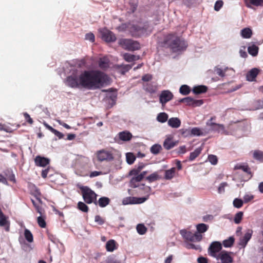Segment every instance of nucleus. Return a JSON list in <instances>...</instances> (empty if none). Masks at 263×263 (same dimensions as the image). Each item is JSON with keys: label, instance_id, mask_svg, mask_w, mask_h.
I'll return each instance as SVG.
<instances>
[{"label": "nucleus", "instance_id": "e2e57ef3", "mask_svg": "<svg viewBox=\"0 0 263 263\" xmlns=\"http://www.w3.org/2000/svg\"><path fill=\"white\" fill-rule=\"evenodd\" d=\"M253 199V196L251 195H245L243 196V201L245 203H247L250 201L252 199Z\"/></svg>", "mask_w": 263, "mask_h": 263}, {"label": "nucleus", "instance_id": "a878e982", "mask_svg": "<svg viewBox=\"0 0 263 263\" xmlns=\"http://www.w3.org/2000/svg\"><path fill=\"white\" fill-rule=\"evenodd\" d=\"M177 144V142H174L172 138H166L163 142V146L166 149H170Z\"/></svg>", "mask_w": 263, "mask_h": 263}, {"label": "nucleus", "instance_id": "3c124183", "mask_svg": "<svg viewBox=\"0 0 263 263\" xmlns=\"http://www.w3.org/2000/svg\"><path fill=\"white\" fill-rule=\"evenodd\" d=\"M243 201L241 199L235 198L233 200V205L234 207L239 209L243 205Z\"/></svg>", "mask_w": 263, "mask_h": 263}, {"label": "nucleus", "instance_id": "49530a36", "mask_svg": "<svg viewBox=\"0 0 263 263\" xmlns=\"http://www.w3.org/2000/svg\"><path fill=\"white\" fill-rule=\"evenodd\" d=\"M159 178L160 177L158 173L157 172H154V173L147 176L146 178V179L148 180L149 182H152L158 180Z\"/></svg>", "mask_w": 263, "mask_h": 263}, {"label": "nucleus", "instance_id": "c85d7f7f", "mask_svg": "<svg viewBox=\"0 0 263 263\" xmlns=\"http://www.w3.org/2000/svg\"><path fill=\"white\" fill-rule=\"evenodd\" d=\"M246 6L252 8L251 5L255 6H259L262 5L263 0H246Z\"/></svg>", "mask_w": 263, "mask_h": 263}, {"label": "nucleus", "instance_id": "c756f323", "mask_svg": "<svg viewBox=\"0 0 263 263\" xmlns=\"http://www.w3.org/2000/svg\"><path fill=\"white\" fill-rule=\"evenodd\" d=\"M119 138L124 141H129L132 138V135L129 132H122L119 134Z\"/></svg>", "mask_w": 263, "mask_h": 263}, {"label": "nucleus", "instance_id": "f257e3e1", "mask_svg": "<svg viewBox=\"0 0 263 263\" xmlns=\"http://www.w3.org/2000/svg\"><path fill=\"white\" fill-rule=\"evenodd\" d=\"M109 81L108 76L100 70H85L78 78L76 76H70L66 78L69 87L76 88L81 86L89 90L100 88Z\"/></svg>", "mask_w": 263, "mask_h": 263}, {"label": "nucleus", "instance_id": "9b49d317", "mask_svg": "<svg viewBox=\"0 0 263 263\" xmlns=\"http://www.w3.org/2000/svg\"><path fill=\"white\" fill-rule=\"evenodd\" d=\"M148 198V196L146 197H127L124 198L122 200V203L124 205L128 204H140L144 202Z\"/></svg>", "mask_w": 263, "mask_h": 263}, {"label": "nucleus", "instance_id": "de8ad7c7", "mask_svg": "<svg viewBox=\"0 0 263 263\" xmlns=\"http://www.w3.org/2000/svg\"><path fill=\"white\" fill-rule=\"evenodd\" d=\"M136 228L138 233L141 235L145 234L147 231L146 228L143 224H138Z\"/></svg>", "mask_w": 263, "mask_h": 263}, {"label": "nucleus", "instance_id": "680f3d73", "mask_svg": "<svg viewBox=\"0 0 263 263\" xmlns=\"http://www.w3.org/2000/svg\"><path fill=\"white\" fill-rule=\"evenodd\" d=\"M85 39L91 41V42H93L95 40V35L92 33H87L85 35Z\"/></svg>", "mask_w": 263, "mask_h": 263}, {"label": "nucleus", "instance_id": "338daca9", "mask_svg": "<svg viewBox=\"0 0 263 263\" xmlns=\"http://www.w3.org/2000/svg\"><path fill=\"white\" fill-rule=\"evenodd\" d=\"M102 174V172L101 171H93L90 173L89 177L93 178Z\"/></svg>", "mask_w": 263, "mask_h": 263}, {"label": "nucleus", "instance_id": "8fccbe9b", "mask_svg": "<svg viewBox=\"0 0 263 263\" xmlns=\"http://www.w3.org/2000/svg\"><path fill=\"white\" fill-rule=\"evenodd\" d=\"M243 213L242 212H239L235 214L234 219L235 223L239 224L241 222L243 217Z\"/></svg>", "mask_w": 263, "mask_h": 263}, {"label": "nucleus", "instance_id": "2f4dec72", "mask_svg": "<svg viewBox=\"0 0 263 263\" xmlns=\"http://www.w3.org/2000/svg\"><path fill=\"white\" fill-rule=\"evenodd\" d=\"M116 67L117 69L120 70V72L122 74H124L132 68V65L129 64L117 65Z\"/></svg>", "mask_w": 263, "mask_h": 263}, {"label": "nucleus", "instance_id": "2eb2a0df", "mask_svg": "<svg viewBox=\"0 0 263 263\" xmlns=\"http://www.w3.org/2000/svg\"><path fill=\"white\" fill-rule=\"evenodd\" d=\"M143 89L147 93L153 94L158 90V86L154 82L143 83Z\"/></svg>", "mask_w": 263, "mask_h": 263}, {"label": "nucleus", "instance_id": "bb28decb", "mask_svg": "<svg viewBox=\"0 0 263 263\" xmlns=\"http://www.w3.org/2000/svg\"><path fill=\"white\" fill-rule=\"evenodd\" d=\"M208 90V87L204 85H198L195 86L193 89V92L196 95L205 93Z\"/></svg>", "mask_w": 263, "mask_h": 263}, {"label": "nucleus", "instance_id": "a211bd4d", "mask_svg": "<svg viewBox=\"0 0 263 263\" xmlns=\"http://www.w3.org/2000/svg\"><path fill=\"white\" fill-rule=\"evenodd\" d=\"M180 102H184L187 105L194 107L200 106L203 104V101L202 100H195L191 97H186L182 99H181Z\"/></svg>", "mask_w": 263, "mask_h": 263}, {"label": "nucleus", "instance_id": "58836bf2", "mask_svg": "<svg viewBox=\"0 0 263 263\" xmlns=\"http://www.w3.org/2000/svg\"><path fill=\"white\" fill-rule=\"evenodd\" d=\"M168 119V115L165 112L159 113L157 117L158 121L161 123L165 122Z\"/></svg>", "mask_w": 263, "mask_h": 263}, {"label": "nucleus", "instance_id": "c03bdc74", "mask_svg": "<svg viewBox=\"0 0 263 263\" xmlns=\"http://www.w3.org/2000/svg\"><path fill=\"white\" fill-rule=\"evenodd\" d=\"M179 91L183 95H187L190 93L191 89L189 86L183 85L180 87Z\"/></svg>", "mask_w": 263, "mask_h": 263}, {"label": "nucleus", "instance_id": "b1692460", "mask_svg": "<svg viewBox=\"0 0 263 263\" xmlns=\"http://www.w3.org/2000/svg\"><path fill=\"white\" fill-rule=\"evenodd\" d=\"M106 249L108 252H113L117 249V244L114 239L108 240L105 246Z\"/></svg>", "mask_w": 263, "mask_h": 263}, {"label": "nucleus", "instance_id": "603ef678", "mask_svg": "<svg viewBox=\"0 0 263 263\" xmlns=\"http://www.w3.org/2000/svg\"><path fill=\"white\" fill-rule=\"evenodd\" d=\"M228 68H225L224 70H222L220 68L216 67L215 68V71H216V73L220 76L221 77H224L226 76V72L228 70Z\"/></svg>", "mask_w": 263, "mask_h": 263}, {"label": "nucleus", "instance_id": "f8f14e48", "mask_svg": "<svg viewBox=\"0 0 263 263\" xmlns=\"http://www.w3.org/2000/svg\"><path fill=\"white\" fill-rule=\"evenodd\" d=\"M232 253L231 252L222 250L218 253V255L216 259L218 260H220L222 263H232L233 259L231 256Z\"/></svg>", "mask_w": 263, "mask_h": 263}, {"label": "nucleus", "instance_id": "0eeeda50", "mask_svg": "<svg viewBox=\"0 0 263 263\" xmlns=\"http://www.w3.org/2000/svg\"><path fill=\"white\" fill-rule=\"evenodd\" d=\"M215 120V116L211 117L210 119L206 122V126L210 127L211 130L213 131L221 133L222 134L228 135V132L225 129L224 125L216 123L213 122V121Z\"/></svg>", "mask_w": 263, "mask_h": 263}, {"label": "nucleus", "instance_id": "f704fd0d", "mask_svg": "<svg viewBox=\"0 0 263 263\" xmlns=\"http://www.w3.org/2000/svg\"><path fill=\"white\" fill-rule=\"evenodd\" d=\"M259 48L255 45H252L248 47V51L250 54L253 57L257 55L258 52Z\"/></svg>", "mask_w": 263, "mask_h": 263}, {"label": "nucleus", "instance_id": "7c9ffc66", "mask_svg": "<svg viewBox=\"0 0 263 263\" xmlns=\"http://www.w3.org/2000/svg\"><path fill=\"white\" fill-rule=\"evenodd\" d=\"M123 58L126 62H131L139 60L140 57L139 55H135L128 53H125L123 54Z\"/></svg>", "mask_w": 263, "mask_h": 263}, {"label": "nucleus", "instance_id": "9d476101", "mask_svg": "<svg viewBox=\"0 0 263 263\" xmlns=\"http://www.w3.org/2000/svg\"><path fill=\"white\" fill-rule=\"evenodd\" d=\"M143 178L142 175H137L132 178L129 182V186L132 188H136L140 187L141 189H144L148 191L151 190V187L149 186L144 187V184L140 185V182H141Z\"/></svg>", "mask_w": 263, "mask_h": 263}, {"label": "nucleus", "instance_id": "6e6d98bb", "mask_svg": "<svg viewBox=\"0 0 263 263\" xmlns=\"http://www.w3.org/2000/svg\"><path fill=\"white\" fill-rule=\"evenodd\" d=\"M191 133L192 135H193L195 136H200L202 135V132L198 127L193 128L191 130Z\"/></svg>", "mask_w": 263, "mask_h": 263}, {"label": "nucleus", "instance_id": "7ed1b4c3", "mask_svg": "<svg viewBox=\"0 0 263 263\" xmlns=\"http://www.w3.org/2000/svg\"><path fill=\"white\" fill-rule=\"evenodd\" d=\"M83 198L87 204L94 203L97 205V194L89 187L83 186L80 187Z\"/></svg>", "mask_w": 263, "mask_h": 263}, {"label": "nucleus", "instance_id": "423d86ee", "mask_svg": "<svg viewBox=\"0 0 263 263\" xmlns=\"http://www.w3.org/2000/svg\"><path fill=\"white\" fill-rule=\"evenodd\" d=\"M31 201L36 212L40 214V216L37 218V222L39 226L42 228H46V222L45 221V210L40 205L37 204L33 199H31Z\"/></svg>", "mask_w": 263, "mask_h": 263}, {"label": "nucleus", "instance_id": "79ce46f5", "mask_svg": "<svg viewBox=\"0 0 263 263\" xmlns=\"http://www.w3.org/2000/svg\"><path fill=\"white\" fill-rule=\"evenodd\" d=\"M126 159L128 164H132L136 160V157L133 153H127L126 154Z\"/></svg>", "mask_w": 263, "mask_h": 263}, {"label": "nucleus", "instance_id": "ea45409f", "mask_svg": "<svg viewBox=\"0 0 263 263\" xmlns=\"http://www.w3.org/2000/svg\"><path fill=\"white\" fill-rule=\"evenodd\" d=\"M235 239L233 237H230L228 239L223 241L222 244L226 248L232 247L234 243Z\"/></svg>", "mask_w": 263, "mask_h": 263}, {"label": "nucleus", "instance_id": "ddd939ff", "mask_svg": "<svg viewBox=\"0 0 263 263\" xmlns=\"http://www.w3.org/2000/svg\"><path fill=\"white\" fill-rule=\"evenodd\" d=\"M97 158L99 161H110L114 159L112 155L105 150H101L97 152Z\"/></svg>", "mask_w": 263, "mask_h": 263}, {"label": "nucleus", "instance_id": "13d9d810", "mask_svg": "<svg viewBox=\"0 0 263 263\" xmlns=\"http://www.w3.org/2000/svg\"><path fill=\"white\" fill-rule=\"evenodd\" d=\"M223 3L222 1H217L214 6V9L215 10L218 11H219L222 6H223Z\"/></svg>", "mask_w": 263, "mask_h": 263}, {"label": "nucleus", "instance_id": "f03ea898", "mask_svg": "<svg viewBox=\"0 0 263 263\" xmlns=\"http://www.w3.org/2000/svg\"><path fill=\"white\" fill-rule=\"evenodd\" d=\"M161 45L164 48H169L174 53L184 51L187 46L186 42L176 33H171L165 35L161 42Z\"/></svg>", "mask_w": 263, "mask_h": 263}, {"label": "nucleus", "instance_id": "a19ab883", "mask_svg": "<svg viewBox=\"0 0 263 263\" xmlns=\"http://www.w3.org/2000/svg\"><path fill=\"white\" fill-rule=\"evenodd\" d=\"M77 208L79 210L85 213L88 212L89 210L88 206L82 201H79L78 203Z\"/></svg>", "mask_w": 263, "mask_h": 263}, {"label": "nucleus", "instance_id": "0e129e2a", "mask_svg": "<svg viewBox=\"0 0 263 263\" xmlns=\"http://www.w3.org/2000/svg\"><path fill=\"white\" fill-rule=\"evenodd\" d=\"M140 172L137 168H135L129 172V174L131 176H136L137 175H139Z\"/></svg>", "mask_w": 263, "mask_h": 263}, {"label": "nucleus", "instance_id": "052dcab7", "mask_svg": "<svg viewBox=\"0 0 263 263\" xmlns=\"http://www.w3.org/2000/svg\"><path fill=\"white\" fill-rule=\"evenodd\" d=\"M95 221L99 225H102L105 222L104 220L100 215L95 216Z\"/></svg>", "mask_w": 263, "mask_h": 263}, {"label": "nucleus", "instance_id": "6e6552de", "mask_svg": "<svg viewBox=\"0 0 263 263\" xmlns=\"http://www.w3.org/2000/svg\"><path fill=\"white\" fill-rule=\"evenodd\" d=\"M180 233L185 239L192 242L200 241L202 238L201 234L198 233L193 234L186 230H180Z\"/></svg>", "mask_w": 263, "mask_h": 263}, {"label": "nucleus", "instance_id": "09e8293b", "mask_svg": "<svg viewBox=\"0 0 263 263\" xmlns=\"http://www.w3.org/2000/svg\"><path fill=\"white\" fill-rule=\"evenodd\" d=\"M208 160L212 165H216L218 163V158L216 155H209L208 156Z\"/></svg>", "mask_w": 263, "mask_h": 263}, {"label": "nucleus", "instance_id": "5701e85b", "mask_svg": "<svg viewBox=\"0 0 263 263\" xmlns=\"http://www.w3.org/2000/svg\"><path fill=\"white\" fill-rule=\"evenodd\" d=\"M168 125L172 128H177L180 126L181 121L178 118H171L168 120Z\"/></svg>", "mask_w": 263, "mask_h": 263}, {"label": "nucleus", "instance_id": "e433bc0d", "mask_svg": "<svg viewBox=\"0 0 263 263\" xmlns=\"http://www.w3.org/2000/svg\"><path fill=\"white\" fill-rule=\"evenodd\" d=\"M202 148L200 147L196 148L194 152L190 153L189 160L190 161L194 160L201 153Z\"/></svg>", "mask_w": 263, "mask_h": 263}, {"label": "nucleus", "instance_id": "774afa93", "mask_svg": "<svg viewBox=\"0 0 263 263\" xmlns=\"http://www.w3.org/2000/svg\"><path fill=\"white\" fill-rule=\"evenodd\" d=\"M198 263H208V260L206 258L204 257H199L197 259Z\"/></svg>", "mask_w": 263, "mask_h": 263}, {"label": "nucleus", "instance_id": "6ab92c4d", "mask_svg": "<svg viewBox=\"0 0 263 263\" xmlns=\"http://www.w3.org/2000/svg\"><path fill=\"white\" fill-rule=\"evenodd\" d=\"M35 165L41 167H45L49 164L50 160L48 158L37 156L34 159Z\"/></svg>", "mask_w": 263, "mask_h": 263}, {"label": "nucleus", "instance_id": "473e14b6", "mask_svg": "<svg viewBox=\"0 0 263 263\" xmlns=\"http://www.w3.org/2000/svg\"><path fill=\"white\" fill-rule=\"evenodd\" d=\"M253 157L259 162H263V152L259 150H255L253 152Z\"/></svg>", "mask_w": 263, "mask_h": 263}, {"label": "nucleus", "instance_id": "a18cd8bd", "mask_svg": "<svg viewBox=\"0 0 263 263\" xmlns=\"http://www.w3.org/2000/svg\"><path fill=\"white\" fill-rule=\"evenodd\" d=\"M196 228L198 233H202L208 230L209 226L204 223H200L197 225Z\"/></svg>", "mask_w": 263, "mask_h": 263}, {"label": "nucleus", "instance_id": "4d7b16f0", "mask_svg": "<svg viewBox=\"0 0 263 263\" xmlns=\"http://www.w3.org/2000/svg\"><path fill=\"white\" fill-rule=\"evenodd\" d=\"M23 115L26 121L29 124H32L33 123V120L30 117V115L27 112H24Z\"/></svg>", "mask_w": 263, "mask_h": 263}, {"label": "nucleus", "instance_id": "37998d69", "mask_svg": "<svg viewBox=\"0 0 263 263\" xmlns=\"http://www.w3.org/2000/svg\"><path fill=\"white\" fill-rule=\"evenodd\" d=\"M24 236L25 239L29 242H32L33 240V235L31 232L28 229H26L24 231Z\"/></svg>", "mask_w": 263, "mask_h": 263}, {"label": "nucleus", "instance_id": "393cba45", "mask_svg": "<svg viewBox=\"0 0 263 263\" xmlns=\"http://www.w3.org/2000/svg\"><path fill=\"white\" fill-rule=\"evenodd\" d=\"M0 226L5 227L6 231H9V222L2 212L1 213L0 215Z\"/></svg>", "mask_w": 263, "mask_h": 263}, {"label": "nucleus", "instance_id": "5fc2aeb1", "mask_svg": "<svg viewBox=\"0 0 263 263\" xmlns=\"http://www.w3.org/2000/svg\"><path fill=\"white\" fill-rule=\"evenodd\" d=\"M153 79V76L151 74H145L142 77L141 80L144 83H150Z\"/></svg>", "mask_w": 263, "mask_h": 263}, {"label": "nucleus", "instance_id": "f3484780", "mask_svg": "<svg viewBox=\"0 0 263 263\" xmlns=\"http://www.w3.org/2000/svg\"><path fill=\"white\" fill-rule=\"evenodd\" d=\"M102 38L107 42H113L116 40L115 34L111 31L106 30L102 32Z\"/></svg>", "mask_w": 263, "mask_h": 263}, {"label": "nucleus", "instance_id": "1a4fd4ad", "mask_svg": "<svg viewBox=\"0 0 263 263\" xmlns=\"http://www.w3.org/2000/svg\"><path fill=\"white\" fill-rule=\"evenodd\" d=\"M221 243L219 241H214L211 243L208 249L209 255L216 258L218 253L221 251Z\"/></svg>", "mask_w": 263, "mask_h": 263}, {"label": "nucleus", "instance_id": "bf43d9fd", "mask_svg": "<svg viewBox=\"0 0 263 263\" xmlns=\"http://www.w3.org/2000/svg\"><path fill=\"white\" fill-rule=\"evenodd\" d=\"M227 185H228V184L227 182H222V183H220V184L219 185L218 189V193H222L224 192V188Z\"/></svg>", "mask_w": 263, "mask_h": 263}, {"label": "nucleus", "instance_id": "dca6fc26", "mask_svg": "<svg viewBox=\"0 0 263 263\" xmlns=\"http://www.w3.org/2000/svg\"><path fill=\"white\" fill-rule=\"evenodd\" d=\"M253 233V231L251 229H248L245 234V235L240 239L239 242V245L245 248L247 245L248 241L251 238Z\"/></svg>", "mask_w": 263, "mask_h": 263}, {"label": "nucleus", "instance_id": "4468645a", "mask_svg": "<svg viewBox=\"0 0 263 263\" xmlns=\"http://www.w3.org/2000/svg\"><path fill=\"white\" fill-rule=\"evenodd\" d=\"M173 98V95L170 90H163L160 95L159 101L162 105H164L167 102L171 101Z\"/></svg>", "mask_w": 263, "mask_h": 263}, {"label": "nucleus", "instance_id": "4be33fe9", "mask_svg": "<svg viewBox=\"0 0 263 263\" xmlns=\"http://www.w3.org/2000/svg\"><path fill=\"white\" fill-rule=\"evenodd\" d=\"M99 67L102 70H106L109 66V61L106 58H100L98 61Z\"/></svg>", "mask_w": 263, "mask_h": 263}, {"label": "nucleus", "instance_id": "20e7f679", "mask_svg": "<svg viewBox=\"0 0 263 263\" xmlns=\"http://www.w3.org/2000/svg\"><path fill=\"white\" fill-rule=\"evenodd\" d=\"M119 44L124 49L129 51L138 50L140 48V45L139 42L130 39H120L119 41Z\"/></svg>", "mask_w": 263, "mask_h": 263}, {"label": "nucleus", "instance_id": "39448f33", "mask_svg": "<svg viewBox=\"0 0 263 263\" xmlns=\"http://www.w3.org/2000/svg\"><path fill=\"white\" fill-rule=\"evenodd\" d=\"M149 27L148 24L146 23L142 25L132 24L129 28V31L133 36H139L144 34Z\"/></svg>", "mask_w": 263, "mask_h": 263}, {"label": "nucleus", "instance_id": "72a5a7b5", "mask_svg": "<svg viewBox=\"0 0 263 263\" xmlns=\"http://www.w3.org/2000/svg\"><path fill=\"white\" fill-rule=\"evenodd\" d=\"M176 173V168L175 167H172L170 170H166L165 171V176L164 178L166 180H170L172 179L174 176L175 174Z\"/></svg>", "mask_w": 263, "mask_h": 263}, {"label": "nucleus", "instance_id": "c9c22d12", "mask_svg": "<svg viewBox=\"0 0 263 263\" xmlns=\"http://www.w3.org/2000/svg\"><path fill=\"white\" fill-rule=\"evenodd\" d=\"M252 34V30L249 28H245L241 31V35L243 38L249 39L251 37Z\"/></svg>", "mask_w": 263, "mask_h": 263}, {"label": "nucleus", "instance_id": "4c0bfd02", "mask_svg": "<svg viewBox=\"0 0 263 263\" xmlns=\"http://www.w3.org/2000/svg\"><path fill=\"white\" fill-rule=\"evenodd\" d=\"M162 149V148L160 144H156L151 147L150 151L153 154L157 155Z\"/></svg>", "mask_w": 263, "mask_h": 263}, {"label": "nucleus", "instance_id": "aec40b11", "mask_svg": "<svg viewBox=\"0 0 263 263\" xmlns=\"http://www.w3.org/2000/svg\"><path fill=\"white\" fill-rule=\"evenodd\" d=\"M260 70L257 68H254L249 71L246 74V79L248 81L252 82L255 80Z\"/></svg>", "mask_w": 263, "mask_h": 263}, {"label": "nucleus", "instance_id": "69168bd1", "mask_svg": "<svg viewBox=\"0 0 263 263\" xmlns=\"http://www.w3.org/2000/svg\"><path fill=\"white\" fill-rule=\"evenodd\" d=\"M9 173L10 174L9 175H7L8 179L11 181H12L13 182H15V175L14 174L12 173V172H9Z\"/></svg>", "mask_w": 263, "mask_h": 263}, {"label": "nucleus", "instance_id": "864d4df0", "mask_svg": "<svg viewBox=\"0 0 263 263\" xmlns=\"http://www.w3.org/2000/svg\"><path fill=\"white\" fill-rule=\"evenodd\" d=\"M132 24H122L120 26L118 27V29L119 31H124L126 30L129 31V28Z\"/></svg>", "mask_w": 263, "mask_h": 263}, {"label": "nucleus", "instance_id": "cd10ccee", "mask_svg": "<svg viewBox=\"0 0 263 263\" xmlns=\"http://www.w3.org/2000/svg\"><path fill=\"white\" fill-rule=\"evenodd\" d=\"M110 200L107 197H102L97 201V204L101 208H104L109 204Z\"/></svg>", "mask_w": 263, "mask_h": 263}, {"label": "nucleus", "instance_id": "412c9836", "mask_svg": "<svg viewBox=\"0 0 263 263\" xmlns=\"http://www.w3.org/2000/svg\"><path fill=\"white\" fill-rule=\"evenodd\" d=\"M30 193L33 196L40 204H42V201L41 199V193L40 189L37 188L35 185L31 186L30 190Z\"/></svg>", "mask_w": 263, "mask_h": 263}]
</instances>
